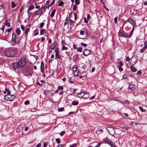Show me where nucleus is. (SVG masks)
I'll list each match as a JSON object with an SVG mask.
<instances>
[{"instance_id":"obj_1","label":"nucleus","mask_w":147,"mask_h":147,"mask_svg":"<svg viewBox=\"0 0 147 147\" xmlns=\"http://www.w3.org/2000/svg\"><path fill=\"white\" fill-rule=\"evenodd\" d=\"M5 53L8 57H12L15 55L16 51L12 48H6L5 49Z\"/></svg>"},{"instance_id":"obj_2","label":"nucleus","mask_w":147,"mask_h":147,"mask_svg":"<svg viewBox=\"0 0 147 147\" xmlns=\"http://www.w3.org/2000/svg\"><path fill=\"white\" fill-rule=\"evenodd\" d=\"M9 93L10 92L8 91L7 94L5 96V99L7 101H12L15 98V96L13 95L10 94Z\"/></svg>"},{"instance_id":"obj_3","label":"nucleus","mask_w":147,"mask_h":147,"mask_svg":"<svg viewBox=\"0 0 147 147\" xmlns=\"http://www.w3.org/2000/svg\"><path fill=\"white\" fill-rule=\"evenodd\" d=\"M106 129L109 134L112 136H113L115 133V129L112 127H108Z\"/></svg>"},{"instance_id":"obj_4","label":"nucleus","mask_w":147,"mask_h":147,"mask_svg":"<svg viewBox=\"0 0 147 147\" xmlns=\"http://www.w3.org/2000/svg\"><path fill=\"white\" fill-rule=\"evenodd\" d=\"M18 63L19 67H22L25 65L26 63V59L24 58L21 59Z\"/></svg>"},{"instance_id":"obj_5","label":"nucleus","mask_w":147,"mask_h":147,"mask_svg":"<svg viewBox=\"0 0 147 147\" xmlns=\"http://www.w3.org/2000/svg\"><path fill=\"white\" fill-rule=\"evenodd\" d=\"M118 35L124 38H127L128 37V33L125 32H119Z\"/></svg>"},{"instance_id":"obj_6","label":"nucleus","mask_w":147,"mask_h":147,"mask_svg":"<svg viewBox=\"0 0 147 147\" xmlns=\"http://www.w3.org/2000/svg\"><path fill=\"white\" fill-rule=\"evenodd\" d=\"M13 39L15 40L16 43H18L20 40V38L19 37H17L16 35V34H15L14 33H13L12 34V39Z\"/></svg>"},{"instance_id":"obj_7","label":"nucleus","mask_w":147,"mask_h":147,"mask_svg":"<svg viewBox=\"0 0 147 147\" xmlns=\"http://www.w3.org/2000/svg\"><path fill=\"white\" fill-rule=\"evenodd\" d=\"M90 50L85 49L83 52V55L86 56H87L90 53Z\"/></svg>"},{"instance_id":"obj_8","label":"nucleus","mask_w":147,"mask_h":147,"mask_svg":"<svg viewBox=\"0 0 147 147\" xmlns=\"http://www.w3.org/2000/svg\"><path fill=\"white\" fill-rule=\"evenodd\" d=\"M133 56H132L131 58V59H132V61L130 62V65H134L138 62V60L136 59V60L135 61H134L133 59Z\"/></svg>"},{"instance_id":"obj_9","label":"nucleus","mask_w":147,"mask_h":147,"mask_svg":"<svg viewBox=\"0 0 147 147\" xmlns=\"http://www.w3.org/2000/svg\"><path fill=\"white\" fill-rule=\"evenodd\" d=\"M128 21L132 26H134L136 25V22H134L132 19H129Z\"/></svg>"},{"instance_id":"obj_10","label":"nucleus","mask_w":147,"mask_h":147,"mask_svg":"<svg viewBox=\"0 0 147 147\" xmlns=\"http://www.w3.org/2000/svg\"><path fill=\"white\" fill-rule=\"evenodd\" d=\"M59 53L58 49L56 48V58H60L61 56L59 55Z\"/></svg>"},{"instance_id":"obj_11","label":"nucleus","mask_w":147,"mask_h":147,"mask_svg":"<svg viewBox=\"0 0 147 147\" xmlns=\"http://www.w3.org/2000/svg\"><path fill=\"white\" fill-rule=\"evenodd\" d=\"M12 66L15 70L17 68L20 67L18 62L13 63L12 64Z\"/></svg>"},{"instance_id":"obj_12","label":"nucleus","mask_w":147,"mask_h":147,"mask_svg":"<svg viewBox=\"0 0 147 147\" xmlns=\"http://www.w3.org/2000/svg\"><path fill=\"white\" fill-rule=\"evenodd\" d=\"M42 14V13H41V11H40V10L39 9H38L34 13V15H39V17H40Z\"/></svg>"},{"instance_id":"obj_13","label":"nucleus","mask_w":147,"mask_h":147,"mask_svg":"<svg viewBox=\"0 0 147 147\" xmlns=\"http://www.w3.org/2000/svg\"><path fill=\"white\" fill-rule=\"evenodd\" d=\"M34 8V6L33 5H32L30 6L28 9V13L29 16V18H30V13L29 11V10H32L33 8Z\"/></svg>"},{"instance_id":"obj_14","label":"nucleus","mask_w":147,"mask_h":147,"mask_svg":"<svg viewBox=\"0 0 147 147\" xmlns=\"http://www.w3.org/2000/svg\"><path fill=\"white\" fill-rule=\"evenodd\" d=\"M85 94L84 92H81L79 93L77 95V97L79 98H81Z\"/></svg>"},{"instance_id":"obj_15","label":"nucleus","mask_w":147,"mask_h":147,"mask_svg":"<svg viewBox=\"0 0 147 147\" xmlns=\"http://www.w3.org/2000/svg\"><path fill=\"white\" fill-rule=\"evenodd\" d=\"M131 66V69L132 71L135 72L137 71V69L133 66V65H130Z\"/></svg>"},{"instance_id":"obj_16","label":"nucleus","mask_w":147,"mask_h":147,"mask_svg":"<svg viewBox=\"0 0 147 147\" xmlns=\"http://www.w3.org/2000/svg\"><path fill=\"white\" fill-rule=\"evenodd\" d=\"M11 7L12 8H15L17 5V4L15 3L13 1L11 2Z\"/></svg>"},{"instance_id":"obj_17","label":"nucleus","mask_w":147,"mask_h":147,"mask_svg":"<svg viewBox=\"0 0 147 147\" xmlns=\"http://www.w3.org/2000/svg\"><path fill=\"white\" fill-rule=\"evenodd\" d=\"M39 9L40 10V11H41V13H42L43 12H45V9L44 7H42L40 8Z\"/></svg>"},{"instance_id":"obj_18","label":"nucleus","mask_w":147,"mask_h":147,"mask_svg":"<svg viewBox=\"0 0 147 147\" xmlns=\"http://www.w3.org/2000/svg\"><path fill=\"white\" fill-rule=\"evenodd\" d=\"M105 141L106 143L109 144L110 142H111V140H110L107 138H106L105 139Z\"/></svg>"},{"instance_id":"obj_19","label":"nucleus","mask_w":147,"mask_h":147,"mask_svg":"<svg viewBox=\"0 0 147 147\" xmlns=\"http://www.w3.org/2000/svg\"><path fill=\"white\" fill-rule=\"evenodd\" d=\"M78 102L76 101H73L72 102V104L73 105L75 106L77 105L78 104Z\"/></svg>"},{"instance_id":"obj_20","label":"nucleus","mask_w":147,"mask_h":147,"mask_svg":"<svg viewBox=\"0 0 147 147\" xmlns=\"http://www.w3.org/2000/svg\"><path fill=\"white\" fill-rule=\"evenodd\" d=\"M16 32L17 33L18 36H19L20 35V30L19 28H17L16 29Z\"/></svg>"},{"instance_id":"obj_21","label":"nucleus","mask_w":147,"mask_h":147,"mask_svg":"<svg viewBox=\"0 0 147 147\" xmlns=\"http://www.w3.org/2000/svg\"><path fill=\"white\" fill-rule=\"evenodd\" d=\"M134 86L133 84H129V89H130L131 90H132L134 89Z\"/></svg>"},{"instance_id":"obj_22","label":"nucleus","mask_w":147,"mask_h":147,"mask_svg":"<svg viewBox=\"0 0 147 147\" xmlns=\"http://www.w3.org/2000/svg\"><path fill=\"white\" fill-rule=\"evenodd\" d=\"M55 12V9H54V10L52 11V12L50 16L51 18H52L53 16H54Z\"/></svg>"},{"instance_id":"obj_23","label":"nucleus","mask_w":147,"mask_h":147,"mask_svg":"<svg viewBox=\"0 0 147 147\" xmlns=\"http://www.w3.org/2000/svg\"><path fill=\"white\" fill-rule=\"evenodd\" d=\"M51 49H54L55 48V42L53 43L51 46Z\"/></svg>"},{"instance_id":"obj_24","label":"nucleus","mask_w":147,"mask_h":147,"mask_svg":"<svg viewBox=\"0 0 147 147\" xmlns=\"http://www.w3.org/2000/svg\"><path fill=\"white\" fill-rule=\"evenodd\" d=\"M29 28H26V29L25 31H24L25 33L26 34V36L28 34V33L29 32Z\"/></svg>"},{"instance_id":"obj_25","label":"nucleus","mask_w":147,"mask_h":147,"mask_svg":"<svg viewBox=\"0 0 147 147\" xmlns=\"http://www.w3.org/2000/svg\"><path fill=\"white\" fill-rule=\"evenodd\" d=\"M45 30L43 29H42L40 31V35H43L44 33H45Z\"/></svg>"},{"instance_id":"obj_26","label":"nucleus","mask_w":147,"mask_h":147,"mask_svg":"<svg viewBox=\"0 0 147 147\" xmlns=\"http://www.w3.org/2000/svg\"><path fill=\"white\" fill-rule=\"evenodd\" d=\"M78 67L77 65L74 66L73 68V69L74 71H78L77 70Z\"/></svg>"},{"instance_id":"obj_27","label":"nucleus","mask_w":147,"mask_h":147,"mask_svg":"<svg viewBox=\"0 0 147 147\" xmlns=\"http://www.w3.org/2000/svg\"><path fill=\"white\" fill-rule=\"evenodd\" d=\"M78 71H74V75L75 76H78L79 75H78Z\"/></svg>"},{"instance_id":"obj_28","label":"nucleus","mask_w":147,"mask_h":147,"mask_svg":"<svg viewBox=\"0 0 147 147\" xmlns=\"http://www.w3.org/2000/svg\"><path fill=\"white\" fill-rule=\"evenodd\" d=\"M63 1H61L59 2V3L58 4V6H61L63 5Z\"/></svg>"},{"instance_id":"obj_29","label":"nucleus","mask_w":147,"mask_h":147,"mask_svg":"<svg viewBox=\"0 0 147 147\" xmlns=\"http://www.w3.org/2000/svg\"><path fill=\"white\" fill-rule=\"evenodd\" d=\"M16 43V42L15 41V40L14 39H12V41H11L12 45H14Z\"/></svg>"},{"instance_id":"obj_30","label":"nucleus","mask_w":147,"mask_h":147,"mask_svg":"<svg viewBox=\"0 0 147 147\" xmlns=\"http://www.w3.org/2000/svg\"><path fill=\"white\" fill-rule=\"evenodd\" d=\"M139 108L140 109V110L142 112H144L145 111V109H143L142 107H139Z\"/></svg>"},{"instance_id":"obj_31","label":"nucleus","mask_w":147,"mask_h":147,"mask_svg":"<svg viewBox=\"0 0 147 147\" xmlns=\"http://www.w3.org/2000/svg\"><path fill=\"white\" fill-rule=\"evenodd\" d=\"M146 49L145 47H144L142 49H141L140 51L141 53H142Z\"/></svg>"},{"instance_id":"obj_32","label":"nucleus","mask_w":147,"mask_h":147,"mask_svg":"<svg viewBox=\"0 0 147 147\" xmlns=\"http://www.w3.org/2000/svg\"><path fill=\"white\" fill-rule=\"evenodd\" d=\"M67 48L66 47L64 46V45H63L61 50L63 51L64 50H67Z\"/></svg>"},{"instance_id":"obj_33","label":"nucleus","mask_w":147,"mask_h":147,"mask_svg":"<svg viewBox=\"0 0 147 147\" xmlns=\"http://www.w3.org/2000/svg\"><path fill=\"white\" fill-rule=\"evenodd\" d=\"M51 21L53 22L52 23L54 25V28H55V19H52L51 20Z\"/></svg>"},{"instance_id":"obj_34","label":"nucleus","mask_w":147,"mask_h":147,"mask_svg":"<svg viewBox=\"0 0 147 147\" xmlns=\"http://www.w3.org/2000/svg\"><path fill=\"white\" fill-rule=\"evenodd\" d=\"M117 67L118 68L119 71H123V69L122 67V66H117Z\"/></svg>"},{"instance_id":"obj_35","label":"nucleus","mask_w":147,"mask_h":147,"mask_svg":"<svg viewBox=\"0 0 147 147\" xmlns=\"http://www.w3.org/2000/svg\"><path fill=\"white\" fill-rule=\"evenodd\" d=\"M109 144L111 147H116V146L115 145V144H114L113 143H111V142H110Z\"/></svg>"},{"instance_id":"obj_36","label":"nucleus","mask_w":147,"mask_h":147,"mask_svg":"<svg viewBox=\"0 0 147 147\" xmlns=\"http://www.w3.org/2000/svg\"><path fill=\"white\" fill-rule=\"evenodd\" d=\"M65 131H62V132H60V136H63V135L65 134Z\"/></svg>"},{"instance_id":"obj_37","label":"nucleus","mask_w":147,"mask_h":147,"mask_svg":"<svg viewBox=\"0 0 147 147\" xmlns=\"http://www.w3.org/2000/svg\"><path fill=\"white\" fill-rule=\"evenodd\" d=\"M64 110V108L63 107L59 108L58 109L59 112L62 111Z\"/></svg>"},{"instance_id":"obj_38","label":"nucleus","mask_w":147,"mask_h":147,"mask_svg":"<svg viewBox=\"0 0 147 147\" xmlns=\"http://www.w3.org/2000/svg\"><path fill=\"white\" fill-rule=\"evenodd\" d=\"M133 32L131 31L129 35L127 37H128V38H131V36L133 34Z\"/></svg>"},{"instance_id":"obj_39","label":"nucleus","mask_w":147,"mask_h":147,"mask_svg":"<svg viewBox=\"0 0 147 147\" xmlns=\"http://www.w3.org/2000/svg\"><path fill=\"white\" fill-rule=\"evenodd\" d=\"M44 25V23H43L42 22L40 23L39 26V28H42L43 27Z\"/></svg>"},{"instance_id":"obj_40","label":"nucleus","mask_w":147,"mask_h":147,"mask_svg":"<svg viewBox=\"0 0 147 147\" xmlns=\"http://www.w3.org/2000/svg\"><path fill=\"white\" fill-rule=\"evenodd\" d=\"M65 145L64 144H60L58 145L57 147H63Z\"/></svg>"},{"instance_id":"obj_41","label":"nucleus","mask_w":147,"mask_h":147,"mask_svg":"<svg viewBox=\"0 0 147 147\" xmlns=\"http://www.w3.org/2000/svg\"><path fill=\"white\" fill-rule=\"evenodd\" d=\"M5 26H8L9 27H10V24L9 22L5 23Z\"/></svg>"},{"instance_id":"obj_42","label":"nucleus","mask_w":147,"mask_h":147,"mask_svg":"<svg viewBox=\"0 0 147 147\" xmlns=\"http://www.w3.org/2000/svg\"><path fill=\"white\" fill-rule=\"evenodd\" d=\"M57 89L59 90H62L63 89V88L62 86H59L58 88Z\"/></svg>"},{"instance_id":"obj_43","label":"nucleus","mask_w":147,"mask_h":147,"mask_svg":"<svg viewBox=\"0 0 147 147\" xmlns=\"http://www.w3.org/2000/svg\"><path fill=\"white\" fill-rule=\"evenodd\" d=\"M77 146V144H73L70 145L69 146L70 147H74L76 146Z\"/></svg>"},{"instance_id":"obj_44","label":"nucleus","mask_w":147,"mask_h":147,"mask_svg":"<svg viewBox=\"0 0 147 147\" xmlns=\"http://www.w3.org/2000/svg\"><path fill=\"white\" fill-rule=\"evenodd\" d=\"M119 65H118L117 66H122L123 65V63L121 61H120L119 62Z\"/></svg>"},{"instance_id":"obj_45","label":"nucleus","mask_w":147,"mask_h":147,"mask_svg":"<svg viewBox=\"0 0 147 147\" xmlns=\"http://www.w3.org/2000/svg\"><path fill=\"white\" fill-rule=\"evenodd\" d=\"M56 141L57 143L59 144L60 143V140L59 138H57L56 139Z\"/></svg>"},{"instance_id":"obj_46","label":"nucleus","mask_w":147,"mask_h":147,"mask_svg":"<svg viewBox=\"0 0 147 147\" xmlns=\"http://www.w3.org/2000/svg\"><path fill=\"white\" fill-rule=\"evenodd\" d=\"M84 31L83 30L81 31L80 32V34L81 35H83L84 34Z\"/></svg>"},{"instance_id":"obj_47","label":"nucleus","mask_w":147,"mask_h":147,"mask_svg":"<svg viewBox=\"0 0 147 147\" xmlns=\"http://www.w3.org/2000/svg\"><path fill=\"white\" fill-rule=\"evenodd\" d=\"M42 64H43V62H41V70L42 71V72H43V69H42Z\"/></svg>"},{"instance_id":"obj_48","label":"nucleus","mask_w":147,"mask_h":147,"mask_svg":"<svg viewBox=\"0 0 147 147\" xmlns=\"http://www.w3.org/2000/svg\"><path fill=\"white\" fill-rule=\"evenodd\" d=\"M141 74V71H138L137 73L136 74L137 75H139Z\"/></svg>"},{"instance_id":"obj_49","label":"nucleus","mask_w":147,"mask_h":147,"mask_svg":"<svg viewBox=\"0 0 147 147\" xmlns=\"http://www.w3.org/2000/svg\"><path fill=\"white\" fill-rule=\"evenodd\" d=\"M29 103V101L28 100H26L24 102V104L25 105H28Z\"/></svg>"},{"instance_id":"obj_50","label":"nucleus","mask_w":147,"mask_h":147,"mask_svg":"<svg viewBox=\"0 0 147 147\" xmlns=\"http://www.w3.org/2000/svg\"><path fill=\"white\" fill-rule=\"evenodd\" d=\"M130 59H130V58L128 56L127 57L126 59V60L127 61H129Z\"/></svg>"},{"instance_id":"obj_51","label":"nucleus","mask_w":147,"mask_h":147,"mask_svg":"<svg viewBox=\"0 0 147 147\" xmlns=\"http://www.w3.org/2000/svg\"><path fill=\"white\" fill-rule=\"evenodd\" d=\"M80 1H75V2L76 3V4L75 5H78L80 3Z\"/></svg>"},{"instance_id":"obj_52","label":"nucleus","mask_w":147,"mask_h":147,"mask_svg":"<svg viewBox=\"0 0 147 147\" xmlns=\"http://www.w3.org/2000/svg\"><path fill=\"white\" fill-rule=\"evenodd\" d=\"M117 17H115L114 19V22L115 24L117 23Z\"/></svg>"},{"instance_id":"obj_53","label":"nucleus","mask_w":147,"mask_h":147,"mask_svg":"<svg viewBox=\"0 0 147 147\" xmlns=\"http://www.w3.org/2000/svg\"><path fill=\"white\" fill-rule=\"evenodd\" d=\"M82 48H81V47H80V48H78V49H77V51H78V52H81L82 51Z\"/></svg>"},{"instance_id":"obj_54","label":"nucleus","mask_w":147,"mask_h":147,"mask_svg":"<svg viewBox=\"0 0 147 147\" xmlns=\"http://www.w3.org/2000/svg\"><path fill=\"white\" fill-rule=\"evenodd\" d=\"M77 8V7L76 6V5H74V6H73V10H76V9Z\"/></svg>"},{"instance_id":"obj_55","label":"nucleus","mask_w":147,"mask_h":147,"mask_svg":"<svg viewBox=\"0 0 147 147\" xmlns=\"http://www.w3.org/2000/svg\"><path fill=\"white\" fill-rule=\"evenodd\" d=\"M81 45L83 46H84V47H86L87 46V45L86 44H84V43H83V42H82L81 43Z\"/></svg>"},{"instance_id":"obj_56","label":"nucleus","mask_w":147,"mask_h":147,"mask_svg":"<svg viewBox=\"0 0 147 147\" xmlns=\"http://www.w3.org/2000/svg\"><path fill=\"white\" fill-rule=\"evenodd\" d=\"M144 47H145L146 48H147V41H145L144 42Z\"/></svg>"},{"instance_id":"obj_57","label":"nucleus","mask_w":147,"mask_h":147,"mask_svg":"<svg viewBox=\"0 0 147 147\" xmlns=\"http://www.w3.org/2000/svg\"><path fill=\"white\" fill-rule=\"evenodd\" d=\"M90 18V16L89 14H87V19L88 20H89V19Z\"/></svg>"},{"instance_id":"obj_58","label":"nucleus","mask_w":147,"mask_h":147,"mask_svg":"<svg viewBox=\"0 0 147 147\" xmlns=\"http://www.w3.org/2000/svg\"><path fill=\"white\" fill-rule=\"evenodd\" d=\"M103 6L106 10L107 11H108L109 10V9L107 8L104 5H103Z\"/></svg>"},{"instance_id":"obj_59","label":"nucleus","mask_w":147,"mask_h":147,"mask_svg":"<svg viewBox=\"0 0 147 147\" xmlns=\"http://www.w3.org/2000/svg\"><path fill=\"white\" fill-rule=\"evenodd\" d=\"M127 76L126 74H124L123 76V78L124 79H126L127 78Z\"/></svg>"},{"instance_id":"obj_60","label":"nucleus","mask_w":147,"mask_h":147,"mask_svg":"<svg viewBox=\"0 0 147 147\" xmlns=\"http://www.w3.org/2000/svg\"><path fill=\"white\" fill-rule=\"evenodd\" d=\"M47 143L46 142H45L43 144V147H46L47 146Z\"/></svg>"},{"instance_id":"obj_61","label":"nucleus","mask_w":147,"mask_h":147,"mask_svg":"<svg viewBox=\"0 0 147 147\" xmlns=\"http://www.w3.org/2000/svg\"><path fill=\"white\" fill-rule=\"evenodd\" d=\"M21 28L24 31V27L23 25H22L21 26Z\"/></svg>"},{"instance_id":"obj_62","label":"nucleus","mask_w":147,"mask_h":147,"mask_svg":"<svg viewBox=\"0 0 147 147\" xmlns=\"http://www.w3.org/2000/svg\"><path fill=\"white\" fill-rule=\"evenodd\" d=\"M61 43L62 45H66V43H65V41L63 40H62L61 41Z\"/></svg>"},{"instance_id":"obj_63","label":"nucleus","mask_w":147,"mask_h":147,"mask_svg":"<svg viewBox=\"0 0 147 147\" xmlns=\"http://www.w3.org/2000/svg\"><path fill=\"white\" fill-rule=\"evenodd\" d=\"M11 30H12L11 28H9L7 30V32H10L11 31Z\"/></svg>"},{"instance_id":"obj_64","label":"nucleus","mask_w":147,"mask_h":147,"mask_svg":"<svg viewBox=\"0 0 147 147\" xmlns=\"http://www.w3.org/2000/svg\"><path fill=\"white\" fill-rule=\"evenodd\" d=\"M41 146V144L40 143H39L38 144H37V145L36 146V147H40Z\"/></svg>"}]
</instances>
